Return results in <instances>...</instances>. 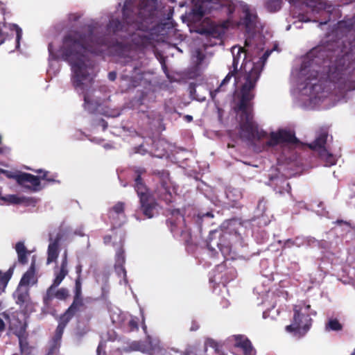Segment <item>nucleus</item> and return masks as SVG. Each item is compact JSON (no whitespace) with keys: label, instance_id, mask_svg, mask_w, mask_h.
I'll use <instances>...</instances> for the list:
<instances>
[{"label":"nucleus","instance_id":"f257e3e1","mask_svg":"<svg viewBox=\"0 0 355 355\" xmlns=\"http://www.w3.org/2000/svg\"><path fill=\"white\" fill-rule=\"evenodd\" d=\"M338 28L349 35L345 40L328 41L311 49L303 62L309 68L306 81L317 80L320 68L327 69V81L340 98L355 90V15L338 21Z\"/></svg>","mask_w":355,"mask_h":355},{"label":"nucleus","instance_id":"f03ea898","mask_svg":"<svg viewBox=\"0 0 355 355\" xmlns=\"http://www.w3.org/2000/svg\"><path fill=\"white\" fill-rule=\"evenodd\" d=\"M157 12L153 0H144L139 8L134 3L125 1L121 9L122 19L110 18L105 27L106 33L130 40L137 48L150 46L153 35L149 31L154 27Z\"/></svg>","mask_w":355,"mask_h":355},{"label":"nucleus","instance_id":"7ed1b4c3","mask_svg":"<svg viewBox=\"0 0 355 355\" xmlns=\"http://www.w3.org/2000/svg\"><path fill=\"white\" fill-rule=\"evenodd\" d=\"M95 27L87 26V33L77 31L68 32L62 39V45L60 49V55L53 50V43L48 45L49 59L58 60L61 56L64 61L85 62L87 53L101 54L105 49H110L116 55L131 60L129 54L132 46L128 42H111L107 35L98 36L94 33Z\"/></svg>","mask_w":355,"mask_h":355},{"label":"nucleus","instance_id":"20e7f679","mask_svg":"<svg viewBox=\"0 0 355 355\" xmlns=\"http://www.w3.org/2000/svg\"><path fill=\"white\" fill-rule=\"evenodd\" d=\"M265 55L266 54L257 62L252 63L249 71L244 67V83L240 89L239 102L235 108L236 111L241 112V137L249 141L261 137L258 125L253 121L252 104L250 102L255 96L254 91L264 66Z\"/></svg>","mask_w":355,"mask_h":355},{"label":"nucleus","instance_id":"39448f33","mask_svg":"<svg viewBox=\"0 0 355 355\" xmlns=\"http://www.w3.org/2000/svg\"><path fill=\"white\" fill-rule=\"evenodd\" d=\"M71 67L73 76L71 78L73 86L78 92L83 95V107L90 114L100 113L105 114L101 110L102 101L100 98L94 97L95 89L93 87L94 80L85 62L67 61Z\"/></svg>","mask_w":355,"mask_h":355},{"label":"nucleus","instance_id":"423d86ee","mask_svg":"<svg viewBox=\"0 0 355 355\" xmlns=\"http://www.w3.org/2000/svg\"><path fill=\"white\" fill-rule=\"evenodd\" d=\"M231 235L227 232L220 233L217 231L211 232L207 240V247L211 257L216 258L218 252L215 246L218 248L224 257L230 254L232 251V243L230 242Z\"/></svg>","mask_w":355,"mask_h":355},{"label":"nucleus","instance_id":"0eeeda50","mask_svg":"<svg viewBox=\"0 0 355 355\" xmlns=\"http://www.w3.org/2000/svg\"><path fill=\"white\" fill-rule=\"evenodd\" d=\"M293 317L291 324L286 326L287 332L293 333L299 337L304 336L312 325V319L308 313H303L300 306H294Z\"/></svg>","mask_w":355,"mask_h":355},{"label":"nucleus","instance_id":"6e6552de","mask_svg":"<svg viewBox=\"0 0 355 355\" xmlns=\"http://www.w3.org/2000/svg\"><path fill=\"white\" fill-rule=\"evenodd\" d=\"M328 132L321 130L316 135L315 140L306 145L312 150L318 152L319 158L324 162L326 166H331L336 164L335 156L326 148Z\"/></svg>","mask_w":355,"mask_h":355},{"label":"nucleus","instance_id":"1a4fd4ad","mask_svg":"<svg viewBox=\"0 0 355 355\" xmlns=\"http://www.w3.org/2000/svg\"><path fill=\"white\" fill-rule=\"evenodd\" d=\"M166 211L168 216L166 222L171 232L174 234L187 235V237H190L191 230L185 223V210L170 208L167 209Z\"/></svg>","mask_w":355,"mask_h":355},{"label":"nucleus","instance_id":"9d476101","mask_svg":"<svg viewBox=\"0 0 355 355\" xmlns=\"http://www.w3.org/2000/svg\"><path fill=\"white\" fill-rule=\"evenodd\" d=\"M153 174L157 177L159 185L155 191L158 198L169 204L173 201V195L170 190L169 173L166 170H155Z\"/></svg>","mask_w":355,"mask_h":355},{"label":"nucleus","instance_id":"9b49d317","mask_svg":"<svg viewBox=\"0 0 355 355\" xmlns=\"http://www.w3.org/2000/svg\"><path fill=\"white\" fill-rule=\"evenodd\" d=\"M240 52L245 53L243 48H240L239 49V52H238L237 55H233L232 64L231 67H230L229 73L226 75L225 78L222 80L220 85L215 90L211 91L210 92L211 97L213 100H214L217 93H218L220 92H223L225 90V85H227L230 82V80H231V78L232 77L234 78V82H235L234 84L235 85L238 84L239 78H240V75H241V73H243L242 71H241L240 73L238 72V65H239V62ZM241 71H242V68L241 69Z\"/></svg>","mask_w":355,"mask_h":355},{"label":"nucleus","instance_id":"f8f14e48","mask_svg":"<svg viewBox=\"0 0 355 355\" xmlns=\"http://www.w3.org/2000/svg\"><path fill=\"white\" fill-rule=\"evenodd\" d=\"M55 290V288H53L51 292V294L48 295L47 289L45 295L43 296V311L52 315L56 311L53 305L54 298H57L60 300H65L69 296V292L67 288H61L56 291Z\"/></svg>","mask_w":355,"mask_h":355},{"label":"nucleus","instance_id":"ddd939ff","mask_svg":"<svg viewBox=\"0 0 355 355\" xmlns=\"http://www.w3.org/2000/svg\"><path fill=\"white\" fill-rule=\"evenodd\" d=\"M227 19L219 24H213L209 28H203L200 32L205 34L207 37H213L221 40L225 33V31L230 26L234 25L233 15L227 16Z\"/></svg>","mask_w":355,"mask_h":355},{"label":"nucleus","instance_id":"4468645a","mask_svg":"<svg viewBox=\"0 0 355 355\" xmlns=\"http://www.w3.org/2000/svg\"><path fill=\"white\" fill-rule=\"evenodd\" d=\"M300 142L292 131L281 129L277 132H272L270 135V139L267 141L269 146H275L282 143L297 144Z\"/></svg>","mask_w":355,"mask_h":355},{"label":"nucleus","instance_id":"2eb2a0df","mask_svg":"<svg viewBox=\"0 0 355 355\" xmlns=\"http://www.w3.org/2000/svg\"><path fill=\"white\" fill-rule=\"evenodd\" d=\"M86 308L83 298H73V302L69 308L60 317L58 324L66 327L69 321L77 313L85 310Z\"/></svg>","mask_w":355,"mask_h":355},{"label":"nucleus","instance_id":"dca6fc26","mask_svg":"<svg viewBox=\"0 0 355 355\" xmlns=\"http://www.w3.org/2000/svg\"><path fill=\"white\" fill-rule=\"evenodd\" d=\"M243 12L244 16L236 23V26H243L246 33L248 35L252 34L257 28V16L256 14L252 13L248 8H244Z\"/></svg>","mask_w":355,"mask_h":355},{"label":"nucleus","instance_id":"f3484780","mask_svg":"<svg viewBox=\"0 0 355 355\" xmlns=\"http://www.w3.org/2000/svg\"><path fill=\"white\" fill-rule=\"evenodd\" d=\"M203 3H211V8L220 10L227 16H232L236 9V4L231 0H202Z\"/></svg>","mask_w":355,"mask_h":355},{"label":"nucleus","instance_id":"a211bd4d","mask_svg":"<svg viewBox=\"0 0 355 355\" xmlns=\"http://www.w3.org/2000/svg\"><path fill=\"white\" fill-rule=\"evenodd\" d=\"M64 327L58 324L55 334L49 342L48 352L46 355H61L60 348Z\"/></svg>","mask_w":355,"mask_h":355},{"label":"nucleus","instance_id":"6ab92c4d","mask_svg":"<svg viewBox=\"0 0 355 355\" xmlns=\"http://www.w3.org/2000/svg\"><path fill=\"white\" fill-rule=\"evenodd\" d=\"M140 210L148 218H152L156 212L157 203L151 196H143L139 199Z\"/></svg>","mask_w":355,"mask_h":355},{"label":"nucleus","instance_id":"aec40b11","mask_svg":"<svg viewBox=\"0 0 355 355\" xmlns=\"http://www.w3.org/2000/svg\"><path fill=\"white\" fill-rule=\"evenodd\" d=\"M123 240L120 239L118 243H114L113 245L116 246V255H115V265L114 268L118 272H122L124 277L126 276V270L124 268L125 263V251L123 249Z\"/></svg>","mask_w":355,"mask_h":355},{"label":"nucleus","instance_id":"412c9836","mask_svg":"<svg viewBox=\"0 0 355 355\" xmlns=\"http://www.w3.org/2000/svg\"><path fill=\"white\" fill-rule=\"evenodd\" d=\"M234 346L243 350V355H254L255 350L253 349L250 340L242 335L234 336Z\"/></svg>","mask_w":355,"mask_h":355},{"label":"nucleus","instance_id":"4be33fe9","mask_svg":"<svg viewBox=\"0 0 355 355\" xmlns=\"http://www.w3.org/2000/svg\"><path fill=\"white\" fill-rule=\"evenodd\" d=\"M136 177L135 179V189L137 191V193L139 198H142L143 196H150L148 192V189L145 184L143 182L141 178V175L146 172L144 168H138L135 170Z\"/></svg>","mask_w":355,"mask_h":355},{"label":"nucleus","instance_id":"5701e85b","mask_svg":"<svg viewBox=\"0 0 355 355\" xmlns=\"http://www.w3.org/2000/svg\"><path fill=\"white\" fill-rule=\"evenodd\" d=\"M62 239L61 234H57L55 238L52 241L49 246L47 250V263L49 264L55 261L59 255V243Z\"/></svg>","mask_w":355,"mask_h":355},{"label":"nucleus","instance_id":"b1692460","mask_svg":"<svg viewBox=\"0 0 355 355\" xmlns=\"http://www.w3.org/2000/svg\"><path fill=\"white\" fill-rule=\"evenodd\" d=\"M17 182L21 185H25L26 183H30L33 191H38L40 186V178L31 173H23L16 176Z\"/></svg>","mask_w":355,"mask_h":355},{"label":"nucleus","instance_id":"393cba45","mask_svg":"<svg viewBox=\"0 0 355 355\" xmlns=\"http://www.w3.org/2000/svg\"><path fill=\"white\" fill-rule=\"evenodd\" d=\"M37 282V278L35 277V269L34 263H33L30 266L29 269L23 275L19 285L21 286H29L30 284H35Z\"/></svg>","mask_w":355,"mask_h":355},{"label":"nucleus","instance_id":"a878e982","mask_svg":"<svg viewBox=\"0 0 355 355\" xmlns=\"http://www.w3.org/2000/svg\"><path fill=\"white\" fill-rule=\"evenodd\" d=\"M124 209H125V204L122 202H118L115 204L111 209H110L108 211V217L111 220L112 223H114L117 225V223L115 222L116 218L120 216H124ZM119 223L118 225H120Z\"/></svg>","mask_w":355,"mask_h":355},{"label":"nucleus","instance_id":"bb28decb","mask_svg":"<svg viewBox=\"0 0 355 355\" xmlns=\"http://www.w3.org/2000/svg\"><path fill=\"white\" fill-rule=\"evenodd\" d=\"M15 250L17 254L18 261L19 263L25 265L28 263V254H30L29 251L26 248L24 242L19 241L15 245Z\"/></svg>","mask_w":355,"mask_h":355},{"label":"nucleus","instance_id":"cd10ccee","mask_svg":"<svg viewBox=\"0 0 355 355\" xmlns=\"http://www.w3.org/2000/svg\"><path fill=\"white\" fill-rule=\"evenodd\" d=\"M13 267L10 268L6 272L0 270V295L5 291L6 287L13 273Z\"/></svg>","mask_w":355,"mask_h":355},{"label":"nucleus","instance_id":"c85d7f7f","mask_svg":"<svg viewBox=\"0 0 355 355\" xmlns=\"http://www.w3.org/2000/svg\"><path fill=\"white\" fill-rule=\"evenodd\" d=\"M68 275V270H64L62 268L60 269V271L58 274H56L55 279H53V284L48 288V295L51 294V291L53 288H56L64 279V277Z\"/></svg>","mask_w":355,"mask_h":355},{"label":"nucleus","instance_id":"c756f323","mask_svg":"<svg viewBox=\"0 0 355 355\" xmlns=\"http://www.w3.org/2000/svg\"><path fill=\"white\" fill-rule=\"evenodd\" d=\"M134 73L135 75L132 74L130 77L128 75L123 74L122 75V78L125 79L130 78V80L131 82V85L134 87H137L139 82L142 80L143 76L140 71V69L138 67H134Z\"/></svg>","mask_w":355,"mask_h":355},{"label":"nucleus","instance_id":"7c9ffc66","mask_svg":"<svg viewBox=\"0 0 355 355\" xmlns=\"http://www.w3.org/2000/svg\"><path fill=\"white\" fill-rule=\"evenodd\" d=\"M282 3V0H266L265 6L269 12H274L281 9Z\"/></svg>","mask_w":355,"mask_h":355},{"label":"nucleus","instance_id":"2f4dec72","mask_svg":"<svg viewBox=\"0 0 355 355\" xmlns=\"http://www.w3.org/2000/svg\"><path fill=\"white\" fill-rule=\"evenodd\" d=\"M325 329L327 331H338L343 329V324L336 318H331L326 323Z\"/></svg>","mask_w":355,"mask_h":355},{"label":"nucleus","instance_id":"473e14b6","mask_svg":"<svg viewBox=\"0 0 355 355\" xmlns=\"http://www.w3.org/2000/svg\"><path fill=\"white\" fill-rule=\"evenodd\" d=\"M73 298H83L82 294V278H76Z\"/></svg>","mask_w":355,"mask_h":355},{"label":"nucleus","instance_id":"72a5a7b5","mask_svg":"<svg viewBox=\"0 0 355 355\" xmlns=\"http://www.w3.org/2000/svg\"><path fill=\"white\" fill-rule=\"evenodd\" d=\"M28 293L27 291H17L16 303L19 305L24 304L28 300Z\"/></svg>","mask_w":355,"mask_h":355},{"label":"nucleus","instance_id":"f704fd0d","mask_svg":"<svg viewBox=\"0 0 355 355\" xmlns=\"http://www.w3.org/2000/svg\"><path fill=\"white\" fill-rule=\"evenodd\" d=\"M36 173L40 174V176L39 177L40 180L42 179V180H46L47 182H54L55 181V175H49V171H44L42 169H39V170L36 171Z\"/></svg>","mask_w":355,"mask_h":355},{"label":"nucleus","instance_id":"c9c22d12","mask_svg":"<svg viewBox=\"0 0 355 355\" xmlns=\"http://www.w3.org/2000/svg\"><path fill=\"white\" fill-rule=\"evenodd\" d=\"M19 348L21 354L29 355L31 353V347L29 346L26 340L19 339Z\"/></svg>","mask_w":355,"mask_h":355},{"label":"nucleus","instance_id":"e433bc0d","mask_svg":"<svg viewBox=\"0 0 355 355\" xmlns=\"http://www.w3.org/2000/svg\"><path fill=\"white\" fill-rule=\"evenodd\" d=\"M128 331H135L139 329L138 319L136 318H132L127 324Z\"/></svg>","mask_w":355,"mask_h":355},{"label":"nucleus","instance_id":"4c0bfd02","mask_svg":"<svg viewBox=\"0 0 355 355\" xmlns=\"http://www.w3.org/2000/svg\"><path fill=\"white\" fill-rule=\"evenodd\" d=\"M1 198L12 204H19L21 202V198L16 195H9L7 197H1Z\"/></svg>","mask_w":355,"mask_h":355},{"label":"nucleus","instance_id":"58836bf2","mask_svg":"<svg viewBox=\"0 0 355 355\" xmlns=\"http://www.w3.org/2000/svg\"><path fill=\"white\" fill-rule=\"evenodd\" d=\"M281 184H282V189L277 190V189H275L277 192H278L280 194H284L285 192H287V193L291 192V187L290 186V184L288 182L283 180L281 182Z\"/></svg>","mask_w":355,"mask_h":355},{"label":"nucleus","instance_id":"ea45409f","mask_svg":"<svg viewBox=\"0 0 355 355\" xmlns=\"http://www.w3.org/2000/svg\"><path fill=\"white\" fill-rule=\"evenodd\" d=\"M152 355H171V353L164 348L158 347L152 349Z\"/></svg>","mask_w":355,"mask_h":355},{"label":"nucleus","instance_id":"a19ab883","mask_svg":"<svg viewBox=\"0 0 355 355\" xmlns=\"http://www.w3.org/2000/svg\"><path fill=\"white\" fill-rule=\"evenodd\" d=\"M181 355H198L197 347L196 346H189Z\"/></svg>","mask_w":355,"mask_h":355},{"label":"nucleus","instance_id":"79ce46f5","mask_svg":"<svg viewBox=\"0 0 355 355\" xmlns=\"http://www.w3.org/2000/svg\"><path fill=\"white\" fill-rule=\"evenodd\" d=\"M297 240H298L297 238H296L294 240L291 239H287L286 241H284L282 248L284 249L286 248H291L294 245L300 247V245L297 242Z\"/></svg>","mask_w":355,"mask_h":355},{"label":"nucleus","instance_id":"37998d69","mask_svg":"<svg viewBox=\"0 0 355 355\" xmlns=\"http://www.w3.org/2000/svg\"><path fill=\"white\" fill-rule=\"evenodd\" d=\"M195 53L197 58V64H200L205 58V55L200 49H196Z\"/></svg>","mask_w":355,"mask_h":355},{"label":"nucleus","instance_id":"c03bdc74","mask_svg":"<svg viewBox=\"0 0 355 355\" xmlns=\"http://www.w3.org/2000/svg\"><path fill=\"white\" fill-rule=\"evenodd\" d=\"M22 35V31L21 29L17 26V31H16V37L15 39V43H16V49H18L20 45V40L21 38Z\"/></svg>","mask_w":355,"mask_h":355},{"label":"nucleus","instance_id":"a18cd8bd","mask_svg":"<svg viewBox=\"0 0 355 355\" xmlns=\"http://www.w3.org/2000/svg\"><path fill=\"white\" fill-rule=\"evenodd\" d=\"M67 265H68V261H67V250H66L62 255V259L60 265V268L67 270Z\"/></svg>","mask_w":355,"mask_h":355},{"label":"nucleus","instance_id":"49530a36","mask_svg":"<svg viewBox=\"0 0 355 355\" xmlns=\"http://www.w3.org/2000/svg\"><path fill=\"white\" fill-rule=\"evenodd\" d=\"M140 348V344L137 341H134L131 343V344L129 346V349H124L125 352H130V351H137L139 350Z\"/></svg>","mask_w":355,"mask_h":355},{"label":"nucleus","instance_id":"de8ad7c7","mask_svg":"<svg viewBox=\"0 0 355 355\" xmlns=\"http://www.w3.org/2000/svg\"><path fill=\"white\" fill-rule=\"evenodd\" d=\"M200 328V325L196 320H192L191 325L190 327L191 331H197Z\"/></svg>","mask_w":355,"mask_h":355},{"label":"nucleus","instance_id":"09e8293b","mask_svg":"<svg viewBox=\"0 0 355 355\" xmlns=\"http://www.w3.org/2000/svg\"><path fill=\"white\" fill-rule=\"evenodd\" d=\"M82 270H83V266L81 263H78L76 266V272L77 274V277L76 278H82L81 277V274H82Z\"/></svg>","mask_w":355,"mask_h":355},{"label":"nucleus","instance_id":"8fccbe9b","mask_svg":"<svg viewBox=\"0 0 355 355\" xmlns=\"http://www.w3.org/2000/svg\"><path fill=\"white\" fill-rule=\"evenodd\" d=\"M205 217L213 218L214 215H213V214L211 212H207L205 214H199L198 215V218L199 220H202Z\"/></svg>","mask_w":355,"mask_h":355},{"label":"nucleus","instance_id":"3c124183","mask_svg":"<svg viewBox=\"0 0 355 355\" xmlns=\"http://www.w3.org/2000/svg\"><path fill=\"white\" fill-rule=\"evenodd\" d=\"M7 37L8 35L0 28V45L6 40Z\"/></svg>","mask_w":355,"mask_h":355},{"label":"nucleus","instance_id":"603ef678","mask_svg":"<svg viewBox=\"0 0 355 355\" xmlns=\"http://www.w3.org/2000/svg\"><path fill=\"white\" fill-rule=\"evenodd\" d=\"M112 236L111 235H105L104 237H103V243L105 244V245H107L109 243H111L112 241Z\"/></svg>","mask_w":355,"mask_h":355},{"label":"nucleus","instance_id":"864d4df0","mask_svg":"<svg viewBox=\"0 0 355 355\" xmlns=\"http://www.w3.org/2000/svg\"><path fill=\"white\" fill-rule=\"evenodd\" d=\"M108 78L112 81L115 80L116 78V73L115 71H110L108 73Z\"/></svg>","mask_w":355,"mask_h":355},{"label":"nucleus","instance_id":"5fc2aeb1","mask_svg":"<svg viewBox=\"0 0 355 355\" xmlns=\"http://www.w3.org/2000/svg\"><path fill=\"white\" fill-rule=\"evenodd\" d=\"M146 150L143 149L142 145H140L138 147L135 148V153H141L144 155L146 153Z\"/></svg>","mask_w":355,"mask_h":355},{"label":"nucleus","instance_id":"6e6d98bb","mask_svg":"<svg viewBox=\"0 0 355 355\" xmlns=\"http://www.w3.org/2000/svg\"><path fill=\"white\" fill-rule=\"evenodd\" d=\"M335 223H336V224H337V225H342V224H344V225H347V226H349V227H350V226H351V224H350V223H349V222L345 221V220H337L335 222Z\"/></svg>","mask_w":355,"mask_h":355},{"label":"nucleus","instance_id":"4d7b16f0","mask_svg":"<svg viewBox=\"0 0 355 355\" xmlns=\"http://www.w3.org/2000/svg\"><path fill=\"white\" fill-rule=\"evenodd\" d=\"M6 329V324L3 320L0 318V332H3Z\"/></svg>","mask_w":355,"mask_h":355},{"label":"nucleus","instance_id":"13d9d810","mask_svg":"<svg viewBox=\"0 0 355 355\" xmlns=\"http://www.w3.org/2000/svg\"><path fill=\"white\" fill-rule=\"evenodd\" d=\"M193 12H194V13L198 15L200 17H202L204 15V12L200 8H199L196 10H194Z\"/></svg>","mask_w":355,"mask_h":355},{"label":"nucleus","instance_id":"bf43d9fd","mask_svg":"<svg viewBox=\"0 0 355 355\" xmlns=\"http://www.w3.org/2000/svg\"><path fill=\"white\" fill-rule=\"evenodd\" d=\"M209 345L211 347L215 348L216 350H217V344L214 341H209Z\"/></svg>","mask_w":355,"mask_h":355},{"label":"nucleus","instance_id":"052dcab7","mask_svg":"<svg viewBox=\"0 0 355 355\" xmlns=\"http://www.w3.org/2000/svg\"><path fill=\"white\" fill-rule=\"evenodd\" d=\"M250 39L246 38L245 40V47L250 46Z\"/></svg>","mask_w":355,"mask_h":355},{"label":"nucleus","instance_id":"680f3d73","mask_svg":"<svg viewBox=\"0 0 355 355\" xmlns=\"http://www.w3.org/2000/svg\"><path fill=\"white\" fill-rule=\"evenodd\" d=\"M101 349H102L101 346L98 345L97 347V349H96L97 355H101Z\"/></svg>","mask_w":355,"mask_h":355},{"label":"nucleus","instance_id":"e2e57ef3","mask_svg":"<svg viewBox=\"0 0 355 355\" xmlns=\"http://www.w3.org/2000/svg\"><path fill=\"white\" fill-rule=\"evenodd\" d=\"M185 118L187 119V120L188 121H192V119H193V117H192L191 116H190V115H187V116H185Z\"/></svg>","mask_w":355,"mask_h":355},{"label":"nucleus","instance_id":"0e129e2a","mask_svg":"<svg viewBox=\"0 0 355 355\" xmlns=\"http://www.w3.org/2000/svg\"><path fill=\"white\" fill-rule=\"evenodd\" d=\"M3 316L5 318H9V315L6 313H3Z\"/></svg>","mask_w":355,"mask_h":355},{"label":"nucleus","instance_id":"69168bd1","mask_svg":"<svg viewBox=\"0 0 355 355\" xmlns=\"http://www.w3.org/2000/svg\"><path fill=\"white\" fill-rule=\"evenodd\" d=\"M350 355H355V348L353 349Z\"/></svg>","mask_w":355,"mask_h":355},{"label":"nucleus","instance_id":"338daca9","mask_svg":"<svg viewBox=\"0 0 355 355\" xmlns=\"http://www.w3.org/2000/svg\"><path fill=\"white\" fill-rule=\"evenodd\" d=\"M311 308V306L309 304L306 306V309L308 310Z\"/></svg>","mask_w":355,"mask_h":355},{"label":"nucleus","instance_id":"774afa93","mask_svg":"<svg viewBox=\"0 0 355 355\" xmlns=\"http://www.w3.org/2000/svg\"><path fill=\"white\" fill-rule=\"evenodd\" d=\"M349 1L350 3H353V2H355V0H349Z\"/></svg>","mask_w":355,"mask_h":355}]
</instances>
